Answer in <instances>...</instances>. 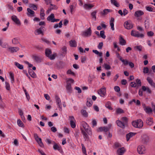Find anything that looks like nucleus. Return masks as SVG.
Listing matches in <instances>:
<instances>
[{"label":"nucleus","mask_w":155,"mask_h":155,"mask_svg":"<svg viewBox=\"0 0 155 155\" xmlns=\"http://www.w3.org/2000/svg\"><path fill=\"white\" fill-rule=\"evenodd\" d=\"M132 124L134 127L139 128H141L143 126V122L140 119L132 121Z\"/></svg>","instance_id":"obj_1"},{"label":"nucleus","mask_w":155,"mask_h":155,"mask_svg":"<svg viewBox=\"0 0 155 155\" xmlns=\"http://www.w3.org/2000/svg\"><path fill=\"white\" fill-rule=\"evenodd\" d=\"M45 53L46 56L51 60L54 59L57 56L55 53L51 55L52 53V51L51 50L48 48L45 49Z\"/></svg>","instance_id":"obj_2"},{"label":"nucleus","mask_w":155,"mask_h":155,"mask_svg":"<svg viewBox=\"0 0 155 155\" xmlns=\"http://www.w3.org/2000/svg\"><path fill=\"white\" fill-rule=\"evenodd\" d=\"M34 137L36 141L37 142L39 146L41 147H44V145L42 142L41 139L39 138L38 134L36 133L34 134Z\"/></svg>","instance_id":"obj_3"},{"label":"nucleus","mask_w":155,"mask_h":155,"mask_svg":"<svg viewBox=\"0 0 155 155\" xmlns=\"http://www.w3.org/2000/svg\"><path fill=\"white\" fill-rule=\"evenodd\" d=\"M131 35L132 36H134L137 38L140 37L142 38H143L144 36L143 34H140L138 31H134V30H132L131 32Z\"/></svg>","instance_id":"obj_4"},{"label":"nucleus","mask_w":155,"mask_h":155,"mask_svg":"<svg viewBox=\"0 0 155 155\" xmlns=\"http://www.w3.org/2000/svg\"><path fill=\"white\" fill-rule=\"evenodd\" d=\"M32 57L34 61L37 63L41 62L42 59V57L41 56L35 54L32 55Z\"/></svg>","instance_id":"obj_5"},{"label":"nucleus","mask_w":155,"mask_h":155,"mask_svg":"<svg viewBox=\"0 0 155 155\" xmlns=\"http://www.w3.org/2000/svg\"><path fill=\"white\" fill-rule=\"evenodd\" d=\"M91 28H89L87 30L83 32L82 35L84 37H87L91 35Z\"/></svg>","instance_id":"obj_6"},{"label":"nucleus","mask_w":155,"mask_h":155,"mask_svg":"<svg viewBox=\"0 0 155 155\" xmlns=\"http://www.w3.org/2000/svg\"><path fill=\"white\" fill-rule=\"evenodd\" d=\"M145 148L143 145L139 146L137 148V151L140 154H143L144 153Z\"/></svg>","instance_id":"obj_7"},{"label":"nucleus","mask_w":155,"mask_h":155,"mask_svg":"<svg viewBox=\"0 0 155 155\" xmlns=\"http://www.w3.org/2000/svg\"><path fill=\"white\" fill-rule=\"evenodd\" d=\"M124 27L127 29H130L133 28V26L132 24L129 21H126L124 24Z\"/></svg>","instance_id":"obj_8"},{"label":"nucleus","mask_w":155,"mask_h":155,"mask_svg":"<svg viewBox=\"0 0 155 155\" xmlns=\"http://www.w3.org/2000/svg\"><path fill=\"white\" fill-rule=\"evenodd\" d=\"M126 151V150L124 147H122L117 150V153L118 155H123Z\"/></svg>","instance_id":"obj_9"},{"label":"nucleus","mask_w":155,"mask_h":155,"mask_svg":"<svg viewBox=\"0 0 155 155\" xmlns=\"http://www.w3.org/2000/svg\"><path fill=\"white\" fill-rule=\"evenodd\" d=\"M69 118L70 119V124L71 127L72 128H74L76 127V124L74 122L75 119L73 116L69 117Z\"/></svg>","instance_id":"obj_10"},{"label":"nucleus","mask_w":155,"mask_h":155,"mask_svg":"<svg viewBox=\"0 0 155 155\" xmlns=\"http://www.w3.org/2000/svg\"><path fill=\"white\" fill-rule=\"evenodd\" d=\"M55 99H56L57 105L58 106L59 108V110L61 111L62 110V106L61 105V103L60 99L58 96H56Z\"/></svg>","instance_id":"obj_11"},{"label":"nucleus","mask_w":155,"mask_h":155,"mask_svg":"<svg viewBox=\"0 0 155 155\" xmlns=\"http://www.w3.org/2000/svg\"><path fill=\"white\" fill-rule=\"evenodd\" d=\"M116 123L118 126L123 129L126 126L125 125V124H124L123 122L119 120H117Z\"/></svg>","instance_id":"obj_12"},{"label":"nucleus","mask_w":155,"mask_h":155,"mask_svg":"<svg viewBox=\"0 0 155 155\" xmlns=\"http://www.w3.org/2000/svg\"><path fill=\"white\" fill-rule=\"evenodd\" d=\"M98 93L101 96L103 97L105 94L106 88L105 87L101 88L98 92Z\"/></svg>","instance_id":"obj_13"},{"label":"nucleus","mask_w":155,"mask_h":155,"mask_svg":"<svg viewBox=\"0 0 155 155\" xmlns=\"http://www.w3.org/2000/svg\"><path fill=\"white\" fill-rule=\"evenodd\" d=\"M111 10L107 9H104L103 11L100 12V15L103 16H104L107 15L108 13L111 12Z\"/></svg>","instance_id":"obj_14"},{"label":"nucleus","mask_w":155,"mask_h":155,"mask_svg":"<svg viewBox=\"0 0 155 155\" xmlns=\"http://www.w3.org/2000/svg\"><path fill=\"white\" fill-rule=\"evenodd\" d=\"M136 134V133H135L130 132L127 134L126 137L127 141H128L130 138L134 136Z\"/></svg>","instance_id":"obj_15"},{"label":"nucleus","mask_w":155,"mask_h":155,"mask_svg":"<svg viewBox=\"0 0 155 155\" xmlns=\"http://www.w3.org/2000/svg\"><path fill=\"white\" fill-rule=\"evenodd\" d=\"M144 14V12L141 10H138L136 11L134 14L135 16L137 17H140Z\"/></svg>","instance_id":"obj_16"},{"label":"nucleus","mask_w":155,"mask_h":155,"mask_svg":"<svg viewBox=\"0 0 155 155\" xmlns=\"http://www.w3.org/2000/svg\"><path fill=\"white\" fill-rule=\"evenodd\" d=\"M81 133L83 135L84 138L85 139V140H88L89 139V137L87 134L84 130L82 129V128H81Z\"/></svg>","instance_id":"obj_17"},{"label":"nucleus","mask_w":155,"mask_h":155,"mask_svg":"<svg viewBox=\"0 0 155 155\" xmlns=\"http://www.w3.org/2000/svg\"><path fill=\"white\" fill-rule=\"evenodd\" d=\"M66 88L68 92L69 93H71L72 91V88L71 87V85L70 83L68 82L66 86Z\"/></svg>","instance_id":"obj_18"},{"label":"nucleus","mask_w":155,"mask_h":155,"mask_svg":"<svg viewBox=\"0 0 155 155\" xmlns=\"http://www.w3.org/2000/svg\"><path fill=\"white\" fill-rule=\"evenodd\" d=\"M45 30V28L44 27H41L37 29L36 30V32L38 33L37 35H39L41 34L43 35V31Z\"/></svg>","instance_id":"obj_19"},{"label":"nucleus","mask_w":155,"mask_h":155,"mask_svg":"<svg viewBox=\"0 0 155 155\" xmlns=\"http://www.w3.org/2000/svg\"><path fill=\"white\" fill-rule=\"evenodd\" d=\"M142 89L143 91H147V93L150 94L151 93V91L148 87H146L145 86H142Z\"/></svg>","instance_id":"obj_20"},{"label":"nucleus","mask_w":155,"mask_h":155,"mask_svg":"<svg viewBox=\"0 0 155 155\" xmlns=\"http://www.w3.org/2000/svg\"><path fill=\"white\" fill-rule=\"evenodd\" d=\"M28 73L33 78H36V75L35 72L31 69H28Z\"/></svg>","instance_id":"obj_21"},{"label":"nucleus","mask_w":155,"mask_h":155,"mask_svg":"<svg viewBox=\"0 0 155 155\" xmlns=\"http://www.w3.org/2000/svg\"><path fill=\"white\" fill-rule=\"evenodd\" d=\"M28 12L27 14L28 16H33L34 15L35 12L34 11L29 8L27 9Z\"/></svg>","instance_id":"obj_22"},{"label":"nucleus","mask_w":155,"mask_h":155,"mask_svg":"<svg viewBox=\"0 0 155 155\" xmlns=\"http://www.w3.org/2000/svg\"><path fill=\"white\" fill-rule=\"evenodd\" d=\"M119 39V43L120 44L122 45H124L126 44V41L122 38L121 35L120 36Z\"/></svg>","instance_id":"obj_23"},{"label":"nucleus","mask_w":155,"mask_h":155,"mask_svg":"<svg viewBox=\"0 0 155 155\" xmlns=\"http://www.w3.org/2000/svg\"><path fill=\"white\" fill-rule=\"evenodd\" d=\"M153 121L152 118H148L146 120V123L149 126L151 125L153 123Z\"/></svg>","instance_id":"obj_24"},{"label":"nucleus","mask_w":155,"mask_h":155,"mask_svg":"<svg viewBox=\"0 0 155 155\" xmlns=\"http://www.w3.org/2000/svg\"><path fill=\"white\" fill-rule=\"evenodd\" d=\"M70 46L71 47H76L77 46V42L75 40H71L69 41Z\"/></svg>","instance_id":"obj_25"},{"label":"nucleus","mask_w":155,"mask_h":155,"mask_svg":"<svg viewBox=\"0 0 155 155\" xmlns=\"http://www.w3.org/2000/svg\"><path fill=\"white\" fill-rule=\"evenodd\" d=\"M9 49L11 52L13 53L19 50V48L17 47H11L9 48Z\"/></svg>","instance_id":"obj_26"},{"label":"nucleus","mask_w":155,"mask_h":155,"mask_svg":"<svg viewBox=\"0 0 155 155\" xmlns=\"http://www.w3.org/2000/svg\"><path fill=\"white\" fill-rule=\"evenodd\" d=\"M93 102L91 98H87V102L86 103L87 106L88 107H90L92 105Z\"/></svg>","instance_id":"obj_27"},{"label":"nucleus","mask_w":155,"mask_h":155,"mask_svg":"<svg viewBox=\"0 0 155 155\" xmlns=\"http://www.w3.org/2000/svg\"><path fill=\"white\" fill-rule=\"evenodd\" d=\"M144 111L146 113L148 114H149L150 113H152V109L149 107H145L144 108Z\"/></svg>","instance_id":"obj_28"},{"label":"nucleus","mask_w":155,"mask_h":155,"mask_svg":"<svg viewBox=\"0 0 155 155\" xmlns=\"http://www.w3.org/2000/svg\"><path fill=\"white\" fill-rule=\"evenodd\" d=\"M151 72V71H149V68H148L146 67H144L143 69V72L144 73H148V75L150 74Z\"/></svg>","instance_id":"obj_29"},{"label":"nucleus","mask_w":155,"mask_h":155,"mask_svg":"<svg viewBox=\"0 0 155 155\" xmlns=\"http://www.w3.org/2000/svg\"><path fill=\"white\" fill-rule=\"evenodd\" d=\"M85 131L87 132V133L89 135H91L92 134V133L91 131V129L90 127H89V126L85 129Z\"/></svg>","instance_id":"obj_30"},{"label":"nucleus","mask_w":155,"mask_h":155,"mask_svg":"<svg viewBox=\"0 0 155 155\" xmlns=\"http://www.w3.org/2000/svg\"><path fill=\"white\" fill-rule=\"evenodd\" d=\"M85 131L87 132V133L89 135H91L92 134V133L91 131V129L90 127H89V126L85 129Z\"/></svg>","instance_id":"obj_31"},{"label":"nucleus","mask_w":155,"mask_h":155,"mask_svg":"<svg viewBox=\"0 0 155 155\" xmlns=\"http://www.w3.org/2000/svg\"><path fill=\"white\" fill-rule=\"evenodd\" d=\"M111 3L117 7L119 6V4L117 2L116 0H110Z\"/></svg>","instance_id":"obj_32"},{"label":"nucleus","mask_w":155,"mask_h":155,"mask_svg":"<svg viewBox=\"0 0 155 155\" xmlns=\"http://www.w3.org/2000/svg\"><path fill=\"white\" fill-rule=\"evenodd\" d=\"M15 65L19 69H23V66L22 65L20 64L17 62H15Z\"/></svg>","instance_id":"obj_33"},{"label":"nucleus","mask_w":155,"mask_h":155,"mask_svg":"<svg viewBox=\"0 0 155 155\" xmlns=\"http://www.w3.org/2000/svg\"><path fill=\"white\" fill-rule=\"evenodd\" d=\"M114 20H110V25L111 26V28L112 30L113 31H114Z\"/></svg>","instance_id":"obj_34"},{"label":"nucleus","mask_w":155,"mask_h":155,"mask_svg":"<svg viewBox=\"0 0 155 155\" xmlns=\"http://www.w3.org/2000/svg\"><path fill=\"white\" fill-rule=\"evenodd\" d=\"M93 6L90 4H85L84 5V8L86 9H90Z\"/></svg>","instance_id":"obj_35"},{"label":"nucleus","mask_w":155,"mask_h":155,"mask_svg":"<svg viewBox=\"0 0 155 155\" xmlns=\"http://www.w3.org/2000/svg\"><path fill=\"white\" fill-rule=\"evenodd\" d=\"M95 54H96L98 55L100 57H101L102 55V53L101 52H100L97 50H93L92 51Z\"/></svg>","instance_id":"obj_36"},{"label":"nucleus","mask_w":155,"mask_h":155,"mask_svg":"<svg viewBox=\"0 0 155 155\" xmlns=\"http://www.w3.org/2000/svg\"><path fill=\"white\" fill-rule=\"evenodd\" d=\"M17 124L19 126L24 128V125L22 122L20 120H17Z\"/></svg>","instance_id":"obj_37"},{"label":"nucleus","mask_w":155,"mask_h":155,"mask_svg":"<svg viewBox=\"0 0 155 155\" xmlns=\"http://www.w3.org/2000/svg\"><path fill=\"white\" fill-rule=\"evenodd\" d=\"M121 119L124 121V123L126 126L127 125L128 119L126 117H123L121 118Z\"/></svg>","instance_id":"obj_38"},{"label":"nucleus","mask_w":155,"mask_h":155,"mask_svg":"<svg viewBox=\"0 0 155 155\" xmlns=\"http://www.w3.org/2000/svg\"><path fill=\"white\" fill-rule=\"evenodd\" d=\"M53 148L55 150H60L61 147L58 145L54 143L53 146Z\"/></svg>","instance_id":"obj_39"},{"label":"nucleus","mask_w":155,"mask_h":155,"mask_svg":"<svg viewBox=\"0 0 155 155\" xmlns=\"http://www.w3.org/2000/svg\"><path fill=\"white\" fill-rule=\"evenodd\" d=\"M147 80L148 82L151 86L153 84V83H154L151 78L149 77H147Z\"/></svg>","instance_id":"obj_40"},{"label":"nucleus","mask_w":155,"mask_h":155,"mask_svg":"<svg viewBox=\"0 0 155 155\" xmlns=\"http://www.w3.org/2000/svg\"><path fill=\"white\" fill-rule=\"evenodd\" d=\"M105 106L106 107L110 110H111L112 109V108L111 107V103L110 102H107V103L106 104Z\"/></svg>","instance_id":"obj_41"},{"label":"nucleus","mask_w":155,"mask_h":155,"mask_svg":"<svg viewBox=\"0 0 155 155\" xmlns=\"http://www.w3.org/2000/svg\"><path fill=\"white\" fill-rule=\"evenodd\" d=\"M120 60L125 65H127L128 64V61L127 60H125L123 59L122 58H120Z\"/></svg>","instance_id":"obj_42"},{"label":"nucleus","mask_w":155,"mask_h":155,"mask_svg":"<svg viewBox=\"0 0 155 155\" xmlns=\"http://www.w3.org/2000/svg\"><path fill=\"white\" fill-rule=\"evenodd\" d=\"M81 113L85 117H87L88 116V113L85 110H82L81 111Z\"/></svg>","instance_id":"obj_43"},{"label":"nucleus","mask_w":155,"mask_h":155,"mask_svg":"<svg viewBox=\"0 0 155 155\" xmlns=\"http://www.w3.org/2000/svg\"><path fill=\"white\" fill-rule=\"evenodd\" d=\"M62 52L63 54H66L67 53V47L65 46L63 47L62 48Z\"/></svg>","instance_id":"obj_44"},{"label":"nucleus","mask_w":155,"mask_h":155,"mask_svg":"<svg viewBox=\"0 0 155 155\" xmlns=\"http://www.w3.org/2000/svg\"><path fill=\"white\" fill-rule=\"evenodd\" d=\"M54 14H51L48 17L47 19H57L54 18Z\"/></svg>","instance_id":"obj_45"},{"label":"nucleus","mask_w":155,"mask_h":155,"mask_svg":"<svg viewBox=\"0 0 155 155\" xmlns=\"http://www.w3.org/2000/svg\"><path fill=\"white\" fill-rule=\"evenodd\" d=\"M12 43L14 45L17 44L19 42L17 38H14L12 40Z\"/></svg>","instance_id":"obj_46"},{"label":"nucleus","mask_w":155,"mask_h":155,"mask_svg":"<svg viewBox=\"0 0 155 155\" xmlns=\"http://www.w3.org/2000/svg\"><path fill=\"white\" fill-rule=\"evenodd\" d=\"M116 112L117 114H121L124 113V111L120 108H118L116 110Z\"/></svg>","instance_id":"obj_47"},{"label":"nucleus","mask_w":155,"mask_h":155,"mask_svg":"<svg viewBox=\"0 0 155 155\" xmlns=\"http://www.w3.org/2000/svg\"><path fill=\"white\" fill-rule=\"evenodd\" d=\"M6 89L8 91L10 90L11 88L9 83L7 82H5Z\"/></svg>","instance_id":"obj_48"},{"label":"nucleus","mask_w":155,"mask_h":155,"mask_svg":"<svg viewBox=\"0 0 155 155\" xmlns=\"http://www.w3.org/2000/svg\"><path fill=\"white\" fill-rule=\"evenodd\" d=\"M81 146L82 147V150L83 153L84 154H85L86 155H87V154H86V149H85V148L84 144H81Z\"/></svg>","instance_id":"obj_49"},{"label":"nucleus","mask_w":155,"mask_h":155,"mask_svg":"<svg viewBox=\"0 0 155 155\" xmlns=\"http://www.w3.org/2000/svg\"><path fill=\"white\" fill-rule=\"evenodd\" d=\"M100 35L102 38H105L106 37L105 35H104V31H100Z\"/></svg>","instance_id":"obj_50"},{"label":"nucleus","mask_w":155,"mask_h":155,"mask_svg":"<svg viewBox=\"0 0 155 155\" xmlns=\"http://www.w3.org/2000/svg\"><path fill=\"white\" fill-rule=\"evenodd\" d=\"M104 67L105 69L108 70L110 69L111 67L110 65L104 63Z\"/></svg>","instance_id":"obj_51"},{"label":"nucleus","mask_w":155,"mask_h":155,"mask_svg":"<svg viewBox=\"0 0 155 155\" xmlns=\"http://www.w3.org/2000/svg\"><path fill=\"white\" fill-rule=\"evenodd\" d=\"M136 82L137 84V86H140L141 85L140 80L139 79H137Z\"/></svg>","instance_id":"obj_52"},{"label":"nucleus","mask_w":155,"mask_h":155,"mask_svg":"<svg viewBox=\"0 0 155 155\" xmlns=\"http://www.w3.org/2000/svg\"><path fill=\"white\" fill-rule=\"evenodd\" d=\"M147 35L149 37H151L154 35V33L152 31H149L147 32Z\"/></svg>","instance_id":"obj_53"},{"label":"nucleus","mask_w":155,"mask_h":155,"mask_svg":"<svg viewBox=\"0 0 155 155\" xmlns=\"http://www.w3.org/2000/svg\"><path fill=\"white\" fill-rule=\"evenodd\" d=\"M30 7L35 10H36L37 9V8L36 6L34 4H31L30 5Z\"/></svg>","instance_id":"obj_54"},{"label":"nucleus","mask_w":155,"mask_h":155,"mask_svg":"<svg viewBox=\"0 0 155 155\" xmlns=\"http://www.w3.org/2000/svg\"><path fill=\"white\" fill-rule=\"evenodd\" d=\"M114 147L115 148H119L121 147V144L120 143L117 142L115 143L114 144Z\"/></svg>","instance_id":"obj_55"},{"label":"nucleus","mask_w":155,"mask_h":155,"mask_svg":"<svg viewBox=\"0 0 155 155\" xmlns=\"http://www.w3.org/2000/svg\"><path fill=\"white\" fill-rule=\"evenodd\" d=\"M134 48L140 51L142 50V47L140 45L136 46L134 47Z\"/></svg>","instance_id":"obj_56"},{"label":"nucleus","mask_w":155,"mask_h":155,"mask_svg":"<svg viewBox=\"0 0 155 155\" xmlns=\"http://www.w3.org/2000/svg\"><path fill=\"white\" fill-rule=\"evenodd\" d=\"M114 89L117 92H119L120 90V88L118 86H115L114 87Z\"/></svg>","instance_id":"obj_57"},{"label":"nucleus","mask_w":155,"mask_h":155,"mask_svg":"<svg viewBox=\"0 0 155 155\" xmlns=\"http://www.w3.org/2000/svg\"><path fill=\"white\" fill-rule=\"evenodd\" d=\"M82 126L84 129L88 127H89L88 124L85 122L84 123L82 124Z\"/></svg>","instance_id":"obj_58"},{"label":"nucleus","mask_w":155,"mask_h":155,"mask_svg":"<svg viewBox=\"0 0 155 155\" xmlns=\"http://www.w3.org/2000/svg\"><path fill=\"white\" fill-rule=\"evenodd\" d=\"M97 13L96 11L93 12L91 14V15L93 18H96V14Z\"/></svg>","instance_id":"obj_59"},{"label":"nucleus","mask_w":155,"mask_h":155,"mask_svg":"<svg viewBox=\"0 0 155 155\" xmlns=\"http://www.w3.org/2000/svg\"><path fill=\"white\" fill-rule=\"evenodd\" d=\"M14 22L18 25H21V22L19 21V20H13Z\"/></svg>","instance_id":"obj_60"},{"label":"nucleus","mask_w":155,"mask_h":155,"mask_svg":"<svg viewBox=\"0 0 155 155\" xmlns=\"http://www.w3.org/2000/svg\"><path fill=\"white\" fill-rule=\"evenodd\" d=\"M19 113L20 115L21 116V117L22 118L23 117L24 118V116L23 115V113L21 109L19 110Z\"/></svg>","instance_id":"obj_61"},{"label":"nucleus","mask_w":155,"mask_h":155,"mask_svg":"<svg viewBox=\"0 0 155 155\" xmlns=\"http://www.w3.org/2000/svg\"><path fill=\"white\" fill-rule=\"evenodd\" d=\"M103 45V42H101L99 43L98 46V48L100 49H101L102 48Z\"/></svg>","instance_id":"obj_62"},{"label":"nucleus","mask_w":155,"mask_h":155,"mask_svg":"<svg viewBox=\"0 0 155 155\" xmlns=\"http://www.w3.org/2000/svg\"><path fill=\"white\" fill-rule=\"evenodd\" d=\"M147 10L149 12H152L153 11V8H152L149 6H146V7Z\"/></svg>","instance_id":"obj_63"},{"label":"nucleus","mask_w":155,"mask_h":155,"mask_svg":"<svg viewBox=\"0 0 155 155\" xmlns=\"http://www.w3.org/2000/svg\"><path fill=\"white\" fill-rule=\"evenodd\" d=\"M67 74H71L73 75H75V74L71 70H68L67 71Z\"/></svg>","instance_id":"obj_64"}]
</instances>
